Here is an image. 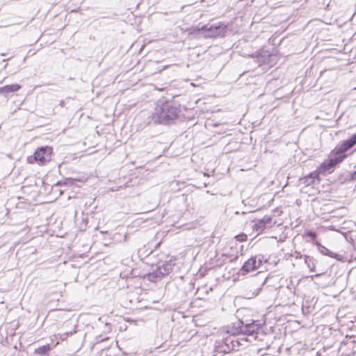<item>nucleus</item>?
I'll use <instances>...</instances> for the list:
<instances>
[{
    "instance_id": "f257e3e1",
    "label": "nucleus",
    "mask_w": 356,
    "mask_h": 356,
    "mask_svg": "<svg viewBox=\"0 0 356 356\" xmlns=\"http://www.w3.org/2000/svg\"><path fill=\"white\" fill-rule=\"evenodd\" d=\"M181 112V104L174 97H163L157 101L152 115V121L155 124L171 125L179 118Z\"/></svg>"
},
{
    "instance_id": "f03ea898",
    "label": "nucleus",
    "mask_w": 356,
    "mask_h": 356,
    "mask_svg": "<svg viewBox=\"0 0 356 356\" xmlns=\"http://www.w3.org/2000/svg\"><path fill=\"white\" fill-rule=\"evenodd\" d=\"M227 26L222 22L212 24H199L196 26L188 29L189 35H202L204 38H217L224 36L226 33Z\"/></svg>"
},
{
    "instance_id": "7ed1b4c3",
    "label": "nucleus",
    "mask_w": 356,
    "mask_h": 356,
    "mask_svg": "<svg viewBox=\"0 0 356 356\" xmlns=\"http://www.w3.org/2000/svg\"><path fill=\"white\" fill-rule=\"evenodd\" d=\"M261 325L259 321L251 320L250 322L245 323L243 320L238 319L227 327V334L233 337L252 335L257 332L261 328Z\"/></svg>"
},
{
    "instance_id": "20e7f679",
    "label": "nucleus",
    "mask_w": 356,
    "mask_h": 356,
    "mask_svg": "<svg viewBox=\"0 0 356 356\" xmlns=\"http://www.w3.org/2000/svg\"><path fill=\"white\" fill-rule=\"evenodd\" d=\"M175 264L174 261L171 259L160 261L154 270L146 274L145 277L148 281L155 283L169 275L172 271Z\"/></svg>"
},
{
    "instance_id": "39448f33",
    "label": "nucleus",
    "mask_w": 356,
    "mask_h": 356,
    "mask_svg": "<svg viewBox=\"0 0 356 356\" xmlns=\"http://www.w3.org/2000/svg\"><path fill=\"white\" fill-rule=\"evenodd\" d=\"M267 261L268 259L261 254L251 256L243 263L241 268L238 270L237 275L238 277H244L249 273L256 272L264 263Z\"/></svg>"
},
{
    "instance_id": "423d86ee",
    "label": "nucleus",
    "mask_w": 356,
    "mask_h": 356,
    "mask_svg": "<svg viewBox=\"0 0 356 356\" xmlns=\"http://www.w3.org/2000/svg\"><path fill=\"white\" fill-rule=\"evenodd\" d=\"M52 154V148L49 146H42L38 147L34 152L33 156L27 158L29 163L36 162L39 164L44 165L51 160Z\"/></svg>"
},
{
    "instance_id": "0eeeda50",
    "label": "nucleus",
    "mask_w": 356,
    "mask_h": 356,
    "mask_svg": "<svg viewBox=\"0 0 356 356\" xmlns=\"http://www.w3.org/2000/svg\"><path fill=\"white\" fill-rule=\"evenodd\" d=\"M331 157L321 163L316 170L318 175H327L334 172L336 166L344 160V156H330Z\"/></svg>"
},
{
    "instance_id": "6e6552de",
    "label": "nucleus",
    "mask_w": 356,
    "mask_h": 356,
    "mask_svg": "<svg viewBox=\"0 0 356 356\" xmlns=\"http://www.w3.org/2000/svg\"><path fill=\"white\" fill-rule=\"evenodd\" d=\"M356 145V133L347 140H343L341 144L336 146L330 152V156L347 157L346 152Z\"/></svg>"
},
{
    "instance_id": "1a4fd4ad",
    "label": "nucleus",
    "mask_w": 356,
    "mask_h": 356,
    "mask_svg": "<svg viewBox=\"0 0 356 356\" xmlns=\"http://www.w3.org/2000/svg\"><path fill=\"white\" fill-rule=\"evenodd\" d=\"M256 61L259 66L266 65L271 67L277 63V56L267 50L261 49L257 52Z\"/></svg>"
},
{
    "instance_id": "9d476101",
    "label": "nucleus",
    "mask_w": 356,
    "mask_h": 356,
    "mask_svg": "<svg viewBox=\"0 0 356 356\" xmlns=\"http://www.w3.org/2000/svg\"><path fill=\"white\" fill-rule=\"evenodd\" d=\"M232 336L227 335L215 342V352L218 353L227 354L234 350Z\"/></svg>"
},
{
    "instance_id": "9b49d317",
    "label": "nucleus",
    "mask_w": 356,
    "mask_h": 356,
    "mask_svg": "<svg viewBox=\"0 0 356 356\" xmlns=\"http://www.w3.org/2000/svg\"><path fill=\"white\" fill-rule=\"evenodd\" d=\"M273 225V218L269 216H265L259 219L252 226L253 230L261 233L266 228H270Z\"/></svg>"
},
{
    "instance_id": "f8f14e48",
    "label": "nucleus",
    "mask_w": 356,
    "mask_h": 356,
    "mask_svg": "<svg viewBox=\"0 0 356 356\" xmlns=\"http://www.w3.org/2000/svg\"><path fill=\"white\" fill-rule=\"evenodd\" d=\"M301 184L305 186L318 184L321 181L319 175L316 170L311 172L307 175L300 178L299 179Z\"/></svg>"
},
{
    "instance_id": "ddd939ff",
    "label": "nucleus",
    "mask_w": 356,
    "mask_h": 356,
    "mask_svg": "<svg viewBox=\"0 0 356 356\" xmlns=\"http://www.w3.org/2000/svg\"><path fill=\"white\" fill-rule=\"evenodd\" d=\"M22 88V86L18 83L6 85L0 87V95L8 97L10 94L18 92Z\"/></svg>"
},
{
    "instance_id": "4468645a",
    "label": "nucleus",
    "mask_w": 356,
    "mask_h": 356,
    "mask_svg": "<svg viewBox=\"0 0 356 356\" xmlns=\"http://www.w3.org/2000/svg\"><path fill=\"white\" fill-rule=\"evenodd\" d=\"M316 245H317L318 250L322 254L328 256L331 258H334V259H337V261H343V255L338 254L337 253L330 251L326 247H325L324 245H323L320 243H317Z\"/></svg>"
},
{
    "instance_id": "2eb2a0df",
    "label": "nucleus",
    "mask_w": 356,
    "mask_h": 356,
    "mask_svg": "<svg viewBox=\"0 0 356 356\" xmlns=\"http://www.w3.org/2000/svg\"><path fill=\"white\" fill-rule=\"evenodd\" d=\"M350 174H351L350 172H348V171L340 173L338 175L337 181L340 184H346V183L352 182L353 181H352V179L350 178V177H351Z\"/></svg>"
},
{
    "instance_id": "dca6fc26",
    "label": "nucleus",
    "mask_w": 356,
    "mask_h": 356,
    "mask_svg": "<svg viewBox=\"0 0 356 356\" xmlns=\"http://www.w3.org/2000/svg\"><path fill=\"white\" fill-rule=\"evenodd\" d=\"M304 260L310 271L315 272L316 260L314 257L306 254L304 256Z\"/></svg>"
},
{
    "instance_id": "f3484780",
    "label": "nucleus",
    "mask_w": 356,
    "mask_h": 356,
    "mask_svg": "<svg viewBox=\"0 0 356 356\" xmlns=\"http://www.w3.org/2000/svg\"><path fill=\"white\" fill-rule=\"evenodd\" d=\"M232 339H233L232 343L234 346V350H238L241 346H243V342H247V340L245 337L238 338L237 336H232Z\"/></svg>"
},
{
    "instance_id": "a211bd4d",
    "label": "nucleus",
    "mask_w": 356,
    "mask_h": 356,
    "mask_svg": "<svg viewBox=\"0 0 356 356\" xmlns=\"http://www.w3.org/2000/svg\"><path fill=\"white\" fill-rule=\"evenodd\" d=\"M51 350V346L49 344H45L42 346L35 348L34 350V353L39 355L40 356L47 355L49 351Z\"/></svg>"
},
{
    "instance_id": "6ab92c4d",
    "label": "nucleus",
    "mask_w": 356,
    "mask_h": 356,
    "mask_svg": "<svg viewBox=\"0 0 356 356\" xmlns=\"http://www.w3.org/2000/svg\"><path fill=\"white\" fill-rule=\"evenodd\" d=\"M235 238H236V241H240V242H243V241H247L248 236L245 234L241 233L240 234L236 235L235 236Z\"/></svg>"
},
{
    "instance_id": "aec40b11",
    "label": "nucleus",
    "mask_w": 356,
    "mask_h": 356,
    "mask_svg": "<svg viewBox=\"0 0 356 356\" xmlns=\"http://www.w3.org/2000/svg\"><path fill=\"white\" fill-rule=\"evenodd\" d=\"M75 332H76L75 330L71 331V332H65L63 334L61 335V339L62 340H65V339H67L68 337V336L72 335Z\"/></svg>"
},
{
    "instance_id": "412c9836",
    "label": "nucleus",
    "mask_w": 356,
    "mask_h": 356,
    "mask_svg": "<svg viewBox=\"0 0 356 356\" xmlns=\"http://www.w3.org/2000/svg\"><path fill=\"white\" fill-rule=\"evenodd\" d=\"M307 235L310 237H315L316 234L314 231L309 230L307 232Z\"/></svg>"
},
{
    "instance_id": "4be33fe9",
    "label": "nucleus",
    "mask_w": 356,
    "mask_h": 356,
    "mask_svg": "<svg viewBox=\"0 0 356 356\" xmlns=\"http://www.w3.org/2000/svg\"><path fill=\"white\" fill-rule=\"evenodd\" d=\"M350 173H351L350 174L351 175L350 178L352 179V181H356V170H355V171H353V172H352Z\"/></svg>"
},
{
    "instance_id": "5701e85b",
    "label": "nucleus",
    "mask_w": 356,
    "mask_h": 356,
    "mask_svg": "<svg viewBox=\"0 0 356 356\" xmlns=\"http://www.w3.org/2000/svg\"><path fill=\"white\" fill-rule=\"evenodd\" d=\"M238 255H236V256H235L232 259H231V261H232H232H236V260L238 259Z\"/></svg>"
},
{
    "instance_id": "b1692460",
    "label": "nucleus",
    "mask_w": 356,
    "mask_h": 356,
    "mask_svg": "<svg viewBox=\"0 0 356 356\" xmlns=\"http://www.w3.org/2000/svg\"><path fill=\"white\" fill-rule=\"evenodd\" d=\"M63 104H64V102H63V101H61V102H60V105L61 106H63Z\"/></svg>"
},
{
    "instance_id": "393cba45",
    "label": "nucleus",
    "mask_w": 356,
    "mask_h": 356,
    "mask_svg": "<svg viewBox=\"0 0 356 356\" xmlns=\"http://www.w3.org/2000/svg\"><path fill=\"white\" fill-rule=\"evenodd\" d=\"M316 356H322L321 354L319 352H317Z\"/></svg>"
}]
</instances>
